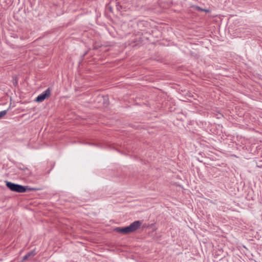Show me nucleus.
Segmentation results:
<instances>
[{
	"label": "nucleus",
	"instance_id": "nucleus-4",
	"mask_svg": "<svg viewBox=\"0 0 262 262\" xmlns=\"http://www.w3.org/2000/svg\"><path fill=\"white\" fill-rule=\"evenodd\" d=\"M128 226L124 228H116L115 231L117 232L122 233L124 234H128L129 233Z\"/></svg>",
	"mask_w": 262,
	"mask_h": 262
},
{
	"label": "nucleus",
	"instance_id": "nucleus-1",
	"mask_svg": "<svg viewBox=\"0 0 262 262\" xmlns=\"http://www.w3.org/2000/svg\"><path fill=\"white\" fill-rule=\"evenodd\" d=\"M6 186L11 190L17 192H24L26 191V188L20 185L12 183L10 182H6Z\"/></svg>",
	"mask_w": 262,
	"mask_h": 262
},
{
	"label": "nucleus",
	"instance_id": "nucleus-8",
	"mask_svg": "<svg viewBox=\"0 0 262 262\" xmlns=\"http://www.w3.org/2000/svg\"><path fill=\"white\" fill-rule=\"evenodd\" d=\"M204 11V12H209L210 10L209 9H203V11Z\"/></svg>",
	"mask_w": 262,
	"mask_h": 262
},
{
	"label": "nucleus",
	"instance_id": "nucleus-9",
	"mask_svg": "<svg viewBox=\"0 0 262 262\" xmlns=\"http://www.w3.org/2000/svg\"><path fill=\"white\" fill-rule=\"evenodd\" d=\"M15 83H17V81L16 80H15Z\"/></svg>",
	"mask_w": 262,
	"mask_h": 262
},
{
	"label": "nucleus",
	"instance_id": "nucleus-3",
	"mask_svg": "<svg viewBox=\"0 0 262 262\" xmlns=\"http://www.w3.org/2000/svg\"><path fill=\"white\" fill-rule=\"evenodd\" d=\"M141 225V222L139 221H135L128 226L129 233L136 231Z\"/></svg>",
	"mask_w": 262,
	"mask_h": 262
},
{
	"label": "nucleus",
	"instance_id": "nucleus-7",
	"mask_svg": "<svg viewBox=\"0 0 262 262\" xmlns=\"http://www.w3.org/2000/svg\"><path fill=\"white\" fill-rule=\"evenodd\" d=\"M192 7L194 9H195V10H198V11H203V9H202V8H200V7H199V6H195V5H194V6H192Z\"/></svg>",
	"mask_w": 262,
	"mask_h": 262
},
{
	"label": "nucleus",
	"instance_id": "nucleus-5",
	"mask_svg": "<svg viewBox=\"0 0 262 262\" xmlns=\"http://www.w3.org/2000/svg\"><path fill=\"white\" fill-rule=\"evenodd\" d=\"M35 255V252L34 251H32L29 252L25 256L23 257V260H25L28 259L30 257L33 256Z\"/></svg>",
	"mask_w": 262,
	"mask_h": 262
},
{
	"label": "nucleus",
	"instance_id": "nucleus-6",
	"mask_svg": "<svg viewBox=\"0 0 262 262\" xmlns=\"http://www.w3.org/2000/svg\"><path fill=\"white\" fill-rule=\"evenodd\" d=\"M7 113V110L0 112V119L2 118Z\"/></svg>",
	"mask_w": 262,
	"mask_h": 262
},
{
	"label": "nucleus",
	"instance_id": "nucleus-2",
	"mask_svg": "<svg viewBox=\"0 0 262 262\" xmlns=\"http://www.w3.org/2000/svg\"><path fill=\"white\" fill-rule=\"evenodd\" d=\"M50 94L51 91L50 89L48 88L45 91L42 92L41 94H40L37 97V98H36V101L39 102L43 101L45 99H46L48 97H49L50 95Z\"/></svg>",
	"mask_w": 262,
	"mask_h": 262
}]
</instances>
